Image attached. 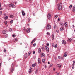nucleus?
<instances>
[{"mask_svg":"<svg viewBox=\"0 0 75 75\" xmlns=\"http://www.w3.org/2000/svg\"><path fill=\"white\" fill-rule=\"evenodd\" d=\"M23 30L24 31H26V30H25V28H23Z\"/></svg>","mask_w":75,"mask_h":75,"instance_id":"32","label":"nucleus"},{"mask_svg":"<svg viewBox=\"0 0 75 75\" xmlns=\"http://www.w3.org/2000/svg\"><path fill=\"white\" fill-rule=\"evenodd\" d=\"M31 69H32V68H30V69L29 70V72L30 73H31V72H32V71L31 70Z\"/></svg>","mask_w":75,"mask_h":75,"instance_id":"16","label":"nucleus"},{"mask_svg":"<svg viewBox=\"0 0 75 75\" xmlns=\"http://www.w3.org/2000/svg\"><path fill=\"white\" fill-rule=\"evenodd\" d=\"M68 41H72V39L71 38H69L68 40Z\"/></svg>","mask_w":75,"mask_h":75,"instance_id":"18","label":"nucleus"},{"mask_svg":"<svg viewBox=\"0 0 75 75\" xmlns=\"http://www.w3.org/2000/svg\"><path fill=\"white\" fill-rule=\"evenodd\" d=\"M58 0H56V3H58Z\"/></svg>","mask_w":75,"mask_h":75,"instance_id":"53","label":"nucleus"},{"mask_svg":"<svg viewBox=\"0 0 75 75\" xmlns=\"http://www.w3.org/2000/svg\"><path fill=\"white\" fill-rule=\"evenodd\" d=\"M72 7V5H70L69 6L70 8H71Z\"/></svg>","mask_w":75,"mask_h":75,"instance_id":"43","label":"nucleus"},{"mask_svg":"<svg viewBox=\"0 0 75 75\" xmlns=\"http://www.w3.org/2000/svg\"><path fill=\"white\" fill-rule=\"evenodd\" d=\"M64 25L65 27H67L68 26V25H67V23L65 22L64 23Z\"/></svg>","mask_w":75,"mask_h":75,"instance_id":"21","label":"nucleus"},{"mask_svg":"<svg viewBox=\"0 0 75 75\" xmlns=\"http://www.w3.org/2000/svg\"><path fill=\"white\" fill-rule=\"evenodd\" d=\"M73 63H75V61H74Z\"/></svg>","mask_w":75,"mask_h":75,"instance_id":"64","label":"nucleus"},{"mask_svg":"<svg viewBox=\"0 0 75 75\" xmlns=\"http://www.w3.org/2000/svg\"><path fill=\"white\" fill-rule=\"evenodd\" d=\"M53 65V64H51L50 65V67H52V66Z\"/></svg>","mask_w":75,"mask_h":75,"instance_id":"41","label":"nucleus"},{"mask_svg":"<svg viewBox=\"0 0 75 75\" xmlns=\"http://www.w3.org/2000/svg\"><path fill=\"white\" fill-rule=\"evenodd\" d=\"M8 18V16H6L4 17V19L5 20H7Z\"/></svg>","mask_w":75,"mask_h":75,"instance_id":"27","label":"nucleus"},{"mask_svg":"<svg viewBox=\"0 0 75 75\" xmlns=\"http://www.w3.org/2000/svg\"><path fill=\"white\" fill-rule=\"evenodd\" d=\"M67 53L66 52L64 54L63 57L65 58V57H67Z\"/></svg>","mask_w":75,"mask_h":75,"instance_id":"9","label":"nucleus"},{"mask_svg":"<svg viewBox=\"0 0 75 75\" xmlns=\"http://www.w3.org/2000/svg\"><path fill=\"white\" fill-rule=\"evenodd\" d=\"M14 42H16L17 41V38H15L13 40Z\"/></svg>","mask_w":75,"mask_h":75,"instance_id":"24","label":"nucleus"},{"mask_svg":"<svg viewBox=\"0 0 75 75\" xmlns=\"http://www.w3.org/2000/svg\"><path fill=\"white\" fill-rule=\"evenodd\" d=\"M5 38H7L8 37V35H5Z\"/></svg>","mask_w":75,"mask_h":75,"instance_id":"35","label":"nucleus"},{"mask_svg":"<svg viewBox=\"0 0 75 75\" xmlns=\"http://www.w3.org/2000/svg\"><path fill=\"white\" fill-rule=\"evenodd\" d=\"M41 56L42 57H45V54L44 53H42L41 54Z\"/></svg>","mask_w":75,"mask_h":75,"instance_id":"12","label":"nucleus"},{"mask_svg":"<svg viewBox=\"0 0 75 75\" xmlns=\"http://www.w3.org/2000/svg\"><path fill=\"white\" fill-rule=\"evenodd\" d=\"M56 32H57V33H59V30H56Z\"/></svg>","mask_w":75,"mask_h":75,"instance_id":"46","label":"nucleus"},{"mask_svg":"<svg viewBox=\"0 0 75 75\" xmlns=\"http://www.w3.org/2000/svg\"><path fill=\"white\" fill-rule=\"evenodd\" d=\"M56 25H54V29H55V28L56 27Z\"/></svg>","mask_w":75,"mask_h":75,"instance_id":"40","label":"nucleus"},{"mask_svg":"<svg viewBox=\"0 0 75 75\" xmlns=\"http://www.w3.org/2000/svg\"><path fill=\"white\" fill-rule=\"evenodd\" d=\"M41 48H39L38 49V53L40 54V53H41Z\"/></svg>","mask_w":75,"mask_h":75,"instance_id":"14","label":"nucleus"},{"mask_svg":"<svg viewBox=\"0 0 75 75\" xmlns=\"http://www.w3.org/2000/svg\"><path fill=\"white\" fill-rule=\"evenodd\" d=\"M36 65H37V63H35V64H34V65L35 66V67L36 66Z\"/></svg>","mask_w":75,"mask_h":75,"instance_id":"48","label":"nucleus"},{"mask_svg":"<svg viewBox=\"0 0 75 75\" xmlns=\"http://www.w3.org/2000/svg\"><path fill=\"white\" fill-rule=\"evenodd\" d=\"M12 37H16V35H15V34L13 35H12Z\"/></svg>","mask_w":75,"mask_h":75,"instance_id":"45","label":"nucleus"},{"mask_svg":"<svg viewBox=\"0 0 75 75\" xmlns=\"http://www.w3.org/2000/svg\"><path fill=\"white\" fill-rule=\"evenodd\" d=\"M58 58L59 59H62V57L60 56H58Z\"/></svg>","mask_w":75,"mask_h":75,"instance_id":"23","label":"nucleus"},{"mask_svg":"<svg viewBox=\"0 0 75 75\" xmlns=\"http://www.w3.org/2000/svg\"><path fill=\"white\" fill-rule=\"evenodd\" d=\"M73 12H75V9H73Z\"/></svg>","mask_w":75,"mask_h":75,"instance_id":"51","label":"nucleus"},{"mask_svg":"<svg viewBox=\"0 0 75 75\" xmlns=\"http://www.w3.org/2000/svg\"><path fill=\"white\" fill-rule=\"evenodd\" d=\"M4 23H5V24H6V25L7 24V22L6 21H5Z\"/></svg>","mask_w":75,"mask_h":75,"instance_id":"31","label":"nucleus"},{"mask_svg":"<svg viewBox=\"0 0 75 75\" xmlns=\"http://www.w3.org/2000/svg\"><path fill=\"white\" fill-rule=\"evenodd\" d=\"M59 75V73H57V75Z\"/></svg>","mask_w":75,"mask_h":75,"instance_id":"63","label":"nucleus"},{"mask_svg":"<svg viewBox=\"0 0 75 75\" xmlns=\"http://www.w3.org/2000/svg\"><path fill=\"white\" fill-rule=\"evenodd\" d=\"M28 22H30V19H28Z\"/></svg>","mask_w":75,"mask_h":75,"instance_id":"55","label":"nucleus"},{"mask_svg":"<svg viewBox=\"0 0 75 75\" xmlns=\"http://www.w3.org/2000/svg\"><path fill=\"white\" fill-rule=\"evenodd\" d=\"M22 13L23 16H25V13H24V11H22Z\"/></svg>","mask_w":75,"mask_h":75,"instance_id":"13","label":"nucleus"},{"mask_svg":"<svg viewBox=\"0 0 75 75\" xmlns=\"http://www.w3.org/2000/svg\"><path fill=\"white\" fill-rule=\"evenodd\" d=\"M37 72H38V69H36V71L35 72L36 74L37 73Z\"/></svg>","mask_w":75,"mask_h":75,"instance_id":"30","label":"nucleus"},{"mask_svg":"<svg viewBox=\"0 0 75 75\" xmlns=\"http://www.w3.org/2000/svg\"><path fill=\"white\" fill-rule=\"evenodd\" d=\"M57 47V44H56L54 46V48H56Z\"/></svg>","mask_w":75,"mask_h":75,"instance_id":"36","label":"nucleus"},{"mask_svg":"<svg viewBox=\"0 0 75 75\" xmlns=\"http://www.w3.org/2000/svg\"><path fill=\"white\" fill-rule=\"evenodd\" d=\"M10 18H13L14 17V16H13V15H10Z\"/></svg>","mask_w":75,"mask_h":75,"instance_id":"28","label":"nucleus"},{"mask_svg":"<svg viewBox=\"0 0 75 75\" xmlns=\"http://www.w3.org/2000/svg\"><path fill=\"white\" fill-rule=\"evenodd\" d=\"M62 4L60 3L57 4L56 6V7L58 10H62Z\"/></svg>","mask_w":75,"mask_h":75,"instance_id":"1","label":"nucleus"},{"mask_svg":"<svg viewBox=\"0 0 75 75\" xmlns=\"http://www.w3.org/2000/svg\"><path fill=\"white\" fill-rule=\"evenodd\" d=\"M36 45V43H34L33 45V47H35Z\"/></svg>","mask_w":75,"mask_h":75,"instance_id":"38","label":"nucleus"},{"mask_svg":"<svg viewBox=\"0 0 75 75\" xmlns=\"http://www.w3.org/2000/svg\"><path fill=\"white\" fill-rule=\"evenodd\" d=\"M72 26H73V28H75V26L74 25H73Z\"/></svg>","mask_w":75,"mask_h":75,"instance_id":"58","label":"nucleus"},{"mask_svg":"<svg viewBox=\"0 0 75 75\" xmlns=\"http://www.w3.org/2000/svg\"><path fill=\"white\" fill-rule=\"evenodd\" d=\"M26 31L27 33H30V28H28V29H27Z\"/></svg>","mask_w":75,"mask_h":75,"instance_id":"8","label":"nucleus"},{"mask_svg":"<svg viewBox=\"0 0 75 75\" xmlns=\"http://www.w3.org/2000/svg\"><path fill=\"white\" fill-rule=\"evenodd\" d=\"M51 25L48 24L47 25L46 29L47 30H50L51 29Z\"/></svg>","mask_w":75,"mask_h":75,"instance_id":"3","label":"nucleus"},{"mask_svg":"<svg viewBox=\"0 0 75 75\" xmlns=\"http://www.w3.org/2000/svg\"><path fill=\"white\" fill-rule=\"evenodd\" d=\"M60 25H61V27H64V24L62 23H60Z\"/></svg>","mask_w":75,"mask_h":75,"instance_id":"15","label":"nucleus"},{"mask_svg":"<svg viewBox=\"0 0 75 75\" xmlns=\"http://www.w3.org/2000/svg\"><path fill=\"white\" fill-rule=\"evenodd\" d=\"M13 23V20H11L10 21V23L11 24H12Z\"/></svg>","mask_w":75,"mask_h":75,"instance_id":"26","label":"nucleus"},{"mask_svg":"<svg viewBox=\"0 0 75 75\" xmlns=\"http://www.w3.org/2000/svg\"><path fill=\"white\" fill-rule=\"evenodd\" d=\"M58 17V15H55L54 16V18H57V17Z\"/></svg>","mask_w":75,"mask_h":75,"instance_id":"22","label":"nucleus"},{"mask_svg":"<svg viewBox=\"0 0 75 75\" xmlns=\"http://www.w3.org/2000/svg\"><path fill=\"white\" fill-rule=\"evenodd\" d=\"M62 44H64V45H65V44H66V41H65L64 40H62Z\"/></svg>","mask_w":75,"mask_h":75,"instance_id":"7","label":"nucleus"},{"mask_svg":"<svg viewBox=\"0 0 75 75\" xmlns=\"http://www.w3.org/2000/svg\"><path fill=\"white\" fill-rule=\"evenodd\" d=\"M2 14V12L1 11H0V16H1Z\"/></svg>","mask_w":75,"mask_h":75,"instance_id":"44","label":"nucleus"},{"mask_svg":"<svg viewBox=\"0 0 75 75\" xmlns=\"http://www.w3.org/2000/svg\"><path fill=\"white\" fill-rule=\"evenodd\" d=\"M10 71L11 72V73H12V72L14 71V64H12V65Z\"/></svg>","mask_w":75,"mask_h":75,"instance_id":"2","label":"nucleus"},{"mask_svg":"<svg viewBox=\"0 0 75 75\" xmlns=\"http://www.w3.org/2000/svg\"><path fill=\"white\" fill-rule=\"evenodd\" d=\"M9 30L10 32H11L12 31V29L10 28L9 29Z\"/></svg>","mask_w":75,"mask_h":75,"instance_id":"42","label":"nucleus"},{"mask_svg":"<svg viewBox=\"0 0 75 75\" xmlns=\"http://www.w3.org/2000/svg\"><path fill=\"white\" fill-rule=\"evenodd\" d=\"M33 54H35V52L34 51H33Z\"/></svg>","mask_w":75,"mask_h":75,"instance_id":"50","label":"nucleus"},{"mask_svg":"<svg viewBox=\"0 0 75 75\" xmlns=\"http://www.w3.org/2000/svg\"><path fill=\"white\" fill-rule=\"evenodd\" d=\"M45 49L46 50L47 52H49V48L47 46H45Z\"/></svg>","mask_w":75,"mask_h":75,"instance_id":"5","label":"nucleus"},{"mask_svg":"<svg viewBox=\"0 0 75 75\" xmlns=\"http://www.w3.org/2000/svg\"><path fill=\"white\" fill-rule=\"evenodd\" d=\"M31 54V52H29L28 54V55H30Z\"/></svg>","mask_w":75,"mask_h":75,"instance_id":"34","label":"nucleus"},{"mask_svg":"<svg viewBox=\"0 0 75 75\" xmlns=\"http://www.w3.org/2000/svg\"><path fill=\"white\" fill-rule=\"evenodd\" d=\"M51 36H52V40H54V35L53 34H52V35Z\"/></svg>","mask_w":75,"mask_h":75,"instance_id":"25","label":"nucleus"},{"mask_svg":"<svg viewBox=\"0 0 75 75\" xmlns=\"http://www.w3.org/2000/svg\"><path fill=\"white\" fill-rule=\"evenodd\" d=\"M14 4H15V5H16V2H14Z\"/></svg>","mask_w":75,"mask_h":75,"instance_id":"61","label":"nucleus"},{"mask_svg":"<svg viewBox=\"0 0 75 75\" xmlns=\"http://www.w3.org/2000/svg\"><path fill=\"white\" fill-rule=\"evenodd\" d=\"M35 39L33 40L31 42V44H32L33 42H35Z\"/></svg>","mask_w":75,"mask_h":75,"instance_id":"20","label":"nucleus"},{"mask_svg":"<svg viewBox=\"0 0 75 75\" xmlns=\"http://www.w3.org/2000/svg\"><path fill=\"white\" fill-rule=\"evenodd\" d=\"M2 33L4 34H6V33H5V31H4L2 32Z\"/></svg>","mask_w":75,"mask_h":75,"instance_id":"37","label":"nucleus"},{"mask_svg":"<svg viewBox=\"0 0 75 75\" xmlns=\"http://www.w3.org/2000/svg\"><path fill=\"white\" fill-rule=\"evenodd\" d=\"M47 35H50V33L49 32H47Z\"/></svg>","mask_w":75,"mask_h":75,"instance_id":"39","label":"nucleus"},{"mask_svg":"<svg viewBox=\"0 0 75 75\" xmlns=\"http://www.w3.org/2000/svg\"><path fill=\"white\" fill-rule=\"evenodd\" d=\"M47 46H48V47H49V44L47 43Z\"/></svg>","mask_w":75,"mask_h":75,"instance_id":"56","label":"nucleus"},{"mask_svg":"<svg viewBox=\"0 0 75 75\" xmlns=\"http://www.w3.org/2000/svg\"><path fill=\"white\" fill-rule=\"evenodd\" d=\"M6 49H4V52H6Z\"/></svg>","mask_w":75,"mask_h":75,"instance_id":"47","label":"nucleus"},{"mask_svg":"<svg viewBox=\"0 0 75 75\" xmlns=\"http://www.w3.org/2000/svg\"><path fill=\"white\" fill-rule=\"evenodd\" d=\"M27 54H24V58H27Z\"/></svg>","mask_w":75,"mask_h":75,"instance_id":"19","label":"nucleus"},{"mask_svg":"<svg viewBox=\"0 0 75 75\" xmlns=\"http://www.w3.org/2000/svg\"><path fill=\"white\" fill-rule=\"evenodd\" d=\"M51 18V16L50 15V14H48L47 15V19H49V20H50Z\"/></svg>","mask_w":75,"mask_h":75,"instance_id":"6","label":"nucleus"},{"mask_svg":"<svg viewBox=\"0 0 75 75\" xmlns=\"http://www.w3.org/2000/svg\"><path fill=\"white\" fill-rule=\"evenodd\" d=\"M32 67H35V66L34 65V64H32Z\"/></svg>","mask_w":75,"mask_h":75,"instance_id":"49","label":"nucleus"},{"mask_svg":"<svg viewBox=\"0 0 75 75\" xmlns=\"http://www.w3.org/2000/svg\"><path fill=\"white\" fill-rule=\"evenodd\" d=\"M55 71V69L54 68H53V71H54H54Z\"/></svg>","mask_w":75,"mask_h":75,"instance_id":"52","label":"nucleus"},{"mask_svg":"<svg viewBox=\"0 0 75 75\" xmlns=\"http://www.w3.org/2000/svg\"><path fill=\"white\" fill-rule=\"evenodd\" d=\"M64 30V27L61 28L60 29V30L61 31H62Z\"/></svg>","mask_w":75,"mask_h":75,"instance_id":"11","label":"nucleus"},{"mask_svg":"<svg viewBox=\"0 0 75 75\" xmlns=\"http://www.w3.org/2000/svg\"><path fill=\"white\" fill-rule=\"evenodd\" d=\"M45 68H47V66H46V65H45Z\"/></svg>","mask_w":75,"mask_h":75,"instance_id":"62","label":"nucleus"},{"mask_svg":"<svg viewBox=\"0 0 75 75\" xmlns=\"http://www.w3.org/2000/svg\"><path fill=\"white\" fill-rule=\"evenodd\" d=\"M59 20H60V19H59V18L58 19V21H59Z\"/></svg>","mask_w":75,"mask_h":75,"instance_id":"60","label":"nucleus"},{"mask_svg":"<svg viewBox=\"0 0 75 75\" xmlns=\"http://www.w3.org/2000/svg\"><path fill=\"white\" fill-rule=\"evenodd\" d=\"M43 45H42V50H44V47H43Z\"/></svg>","mask_w":75,"mask_h":75,"instance_id":"33","label":"nucleus"},{"mask_svg":"<svg viewBox=\"0 0 75 75\" xmlns=\"http://www.w3.org/2000/svg\"><path fill=\"white\" fill-rule=\"evenodd\" d=\"M42 61L43 63H44V62H45V60L44 59H42Z\"/></svg>","mask_w":75,"mask_h":75,"instance_id":"29","label":"nucleus"},{"mask_svg":"<svg viewBox=\"0 0 75 75\" xmlns=\"http://www.w3.org/2000/svg\"><path fill=\"white\" fill-rule=\"evenodd\" d=\"M72 69H74V66H73L72 67Z\"/></svg>","mask_w":75,"mask_h":75,"instance_id":"54","label":"nucleus"},{"mask_svg":"<svg viewBox=\"0 0 75 75\" xmlns=\"http://www.w3.org/2000/svg\"><path fill=\"white\" fill-rule=\"evenodd\" d=\"M0 10H2V8H0Z\"/></svg>","mask_w":75,"mask_h":75,"instance_id":"59","label":"nucleus"},{"mask_svg":"<svg viewBox=\"0 0 75 75\" xmlns=\"http://www.w3.org/2000/svg\"><path fill=\"white\" fill-rule=\"evenodd\" d=\"M61 64H57V67H60V68H61Z\"/></svg>","mask_w":75,"mask_h":75,"instance_id":"17","label":"nucleus"},{"mask_svg":"<svg viewBox=\"0 0 75 75\" xmlns=\"http://www.w3.org/2000/svg\"><path fill=\"white\" fill-rule=\"evenodd\" d=\"M73 8L75 10V6H74Z\"/></svg>","mask_w":75,"mask_h":75,"instance_id":"57","label":"nucleus"},{"mask_svg":"<svg viewBox=\"0 0 75 75\" xmlns=\"http://www.w3.org/2000/svg\"><path fill=\"white\" fill-rule=\"evenodd\" d=\"M38 61L39 63V64H41V60H40V59L38 58Z\"/></svg>","mask_w":75,"mask_h":75,"instance_id":"10","label":"nucleus"},{"mask_svg":"<svg viewBox=\"0 0 75 75\" xmlns=\"http://www.w3.org/2000/svg\"><path fill=\"white\" fill-rule=\"evenodd\" d=\"M9 6V7H11L12 8H15L16 7V6L13 4H10Z\"/></svg>","mask_w":75,"mask_h":75,"instance_id":"4","label":"nucleus"}]
</instances>
